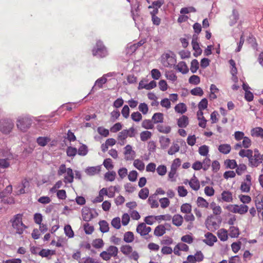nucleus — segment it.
<instances>
[{
    "instance_id": "f8f14e48",
    "label": "nucleus",
    "mask_w": 263,
    "mask_h": 263,
    "mask_svg": "<svg viewBox=\"0 0 263 263\" xmlns=\"http://www.w3.org/2000/svg\"><path fill=\"white\" fill-rule=\"evenodd\" d=\"M66 175L64 176V182L67 183H71L73 181L74 174L71 168H67L66 172Z\"/></svg>"
},
{
    "instance_id": "2eb2a0df",
    "label": "nucleus",
    "mask_w": 263,
    "mask_h": 263,
    "mask_svg": "<svg viewBox=\"0 0 263 263\" xmlns=\"http://www.w3.org/2000/svg\"><path fill=\"white\" fill-rule=\"evenodd\" d=\"M82 215L83 219L87 222L90 221L93 218L92 213L88 209H83L82 212Z\"/></svg>"
},
{
    "instance_id": "864d4df0",
    "label": "nucleus",
    "mask_w": 263,
    "mask_h": 263,
    "mask_svg": "<svg viewBox=\"0 0 263 263\" xmlns=\"http://www.w3.org/2000/svg\"><path fill=\"white\" fill-rule=\"evenodd\" d=\"M131 118L134 121L138 122L141 120L142 116L139 111H136L132 114Z\"/></svg>"
},
{
    "instance_id": "7ed1b4c3",
    "label": "nucleus",
    "mask_w": 263,
    "mask_h": 263,
    "mask_svg": "<svg viewBox=\"0 0 263 263\" xmlns=\"http://www.w3.org/2000/svg\"><path fill=\"white\" fill-rule=\"evenodd\" d=\"M23 214H17L14 215L10 220L12 228L16 230V233L21 235L24 233V230L27 228L22 221Z\"/></svg>"
},
{
    "instance_id": "680f3d73",
    "label": "nucleus",
    "mask_w": 263,
    "mask_h": 263,
    "mask_svg": "<svg viewBox=\"0 0 263 263\" xmlns=\"http://www.w3.org/2000/svg\"><path fill=\"white\" fill-rule=\"evenodd\" d=\"M138 177V173L136 171H132L128 175V179L129 181L135 182L136 181Z\"/></svg>"
},
{
    "instance_id": "a18cd8bd",
    "label": "nucleus",
    "mask_w": 263,
    "mask_h": 263,
    "mask_svg": "<svg viewBox=\"0 0 263 263\" xmlns=\"http://www.w3.org/2000/svg\"><path fill=\"white\" fill-rule=\"evenodd\" d=\"M107 251L108 252L111 256L116 257L118 255V249L117 247L114 246H110L107 249Z\"/></svg>"
},
{
    "instance_id": "e2e57ef3",
    "label": "nucleus",
    "mask_w": 263,
    "mask_h": 263,
    "mask_svg": "<svg viewBox=\"0 0 263 263\" xmlns=\"http://www.w3.org/2000/svg\"><path fill=\"white\" fill-rule=\"evenodd\" d=\"M236 168V173L238 175H241L246 170L247 166L244 164H239Z\"/></svg>"
},
{
    "instance_id": "8fccbe9b",
    "label": "nucleus",
    "mask_w": 263,
    "mask_h": 263,
    "mask_svg": "<svg viewBox=\"0 0 263 263\" xmlns=\"http://www.w3.org/2000/svg\"><path fill=\"white\" fill-rule=\"evenodd\" d=\"M151 132L148 130L143 131L140 134V139L142 141H147L148 139L151 138Z\"/></svg>"
},
{
    "instance_id": "4d7b16f0",
    "label": "nucleus",
    "mask_w": 263,
    "mask_h": 263,
    "mask_svg": "<svg viewBox=\"0 0 263 263\" xmlns=\"http://www.w3.org/2000/svg\"><path fill=\"white\" fill-rule=\"evenodd\" d=\"M111 226L116 229H119L121 228V220L119 217L113 218L111 222Z\"/></svg>"
},
{
    "instance_id": "c756f323",
    "label": "nucleus",
    "mask_w": 263,
    "mask_h": 263,
    "mask_svg": "<svg viewBox=\"0 0 263 263\" xmlns=\"http://www.w3.org/2000/svg\"><path fill=\"white\" fill-rule=\"evenodd\" d=\"M253 151L251 149H241L239 152V155L241 157H247L248 159L251 158Z\"/></svg>"
},
{
    "instance_id": "ddd939ff",
    "label": "nucleus",
    "mask_w": 263,
    "mask_h": 263,
    "mask_svg": "<svg viewBox=\"0 0 263 263\" xmlns=\"http://www.w3.org/2000/svg\"><path fill=\"white\" fill-rule=\"evenodd\" d=\"M160 147L162 149H165L168 147L171 143V139L169 138L161 136L159 138Z\"/></svg>"
},
{
    "instance_id": "5fc2aeb1",
    "label": "nucleus",
    "mask_w": 263,
    "mask_h": 263,
    "mask_svg": "<svg viewBox=\"0 0 263 263\" xmlns=\"http://www.w3.org/2000/svg\"><path fill=\"white\" fill-rule=\"evenodd\" d=\"M190 84L194 85H198L200 83V79L199 76L197 75H192L189 80Z\"/></svg>"
},
{
    "instance_id": "dca6fc26",
    "label": "nucleus",
    "mask_w": 263,
    "mask_h": 263,
    "mask_svg": "<svg viewBox=\"0 0 263 263\" xmlns=\"http://www.w3.org/2000/svg\"><path fill=\"white\" fill-rule=\"evenodd\" d=\"M189 124L188 117L185 115L182 116L177 120V125L179 127H186Z\"/></svg>"
},
{
    "instance_id": "c85d7f7f",
    "label": "nucleus",
    "mask_w": 263,
    "mask_h": 263,
    "mask_svg": "<svg viewBox=\"0 0 263 263\" xmlns=\"http://www.w3.org/2000/svg\"><path fill=\"white\" fill-rule=\"evenodd\" d=\"M180 146L177 143L173 142L170 148L168 149L167 153L170 155H173L179 152Z\"/></svg>"
},
{
    "instance_id": "bf43d9fd",
    "label": "nucleus",
    "mask_w": 263,
    "mask_h": 263,
    "mask_svg": "<svg viewBox=\"0 0 263 263\" xmlns=\"http://www.w3.org/2000/svg\"><path fill=\"white\" fill-rule=\"evenodd\" d=\"M139 110L143 114L145 115L148 112V107L145 103H141L138 106Z\"/></svg>"
},
{
    "instance_id": "1a4fd4ad",
    "label": "nucleus",
    "mask_w": 263,
    "mask_h": 263,
    "mask_svg": "<svg viewBox=\"0 0 263 263\" xmlns=\"http://www.w3.org/2000/svg\"><path fill=\"white\" fill-rule=\"evenodd\" d=\"M124 148V155H125V159L126 160H133L134 159L135 152L133 151L132 146L130 145H127Z\"/></svg>"
},
{
    "instance_id": "774afa93",
    "label": "nucleus",
    "mask_w": 263,
    "mask_h": 263,
    "mask_svg": "<svg viewBox=\"0 0 263 263\" xmlns=\"http://www.w3.org/2000/svg\"><path fill=\"white\" fill-rule=\"evenodd\" d=\"M118 174L121 179H123L127 175V169L125 167H121L119 169Z\"/></svg>"
},
{
    "instance_id": "ea45409f",
    "label": "nucleus",
    "mask_w": 263,
    "mask_h": 263,
    "mask_svg": "<svg viewBox=\"0 0 263 263\" xmlns=\"http://www.w3.org/2000/svg\"><path fill=\"white\" fill-rule=\"evenodd\" d=\"M142 126L145 129H151L154 127V123L152 120L146 119L143 121Z\"/></svg>"
},
{
    "instance_id": "13d9d810",
    "label": "nucleus",
    "mask_w": 263,
    "mask_h": 263,
    "mask_svg": "<svg viewBox=\"0 0 263 263\" xmlns=\"http://www.w3.org/2000/svg\"><path fill=\"white\" fill-rule=\"evenodd\" d=\"M192 206L189 203H184L181 206V211L184 213L191 212Z\"/></svg>"
},
{
    "instance_id": "20e7f679",
    "label": "nucleus",
    "mask_w": 263,
    "mask_h": 263,
    "mask_svg": "<svg viewBox=\"0 0 263 263\" xmlns=\"http://www.w3.org/2000/svg\"><path fill=\"white\" fill-rule=\"evenodd\" d=\"M14 127V123L12 119L8 118L0 120V132L4 135H9Z\"/></svg>"
},
{
    "instance_id": "de8ad7c7",
    "label": "nucleus",
    "mask_w": 263,
    "mask_h": 263,
    "mask_svg": "<svg viewBox=\"0 0 263 263\" xmlns=\"http://www.w3.org/2000/svg\"><path fill=\"white\" fill-rule=\"evenodd\" d=\"M251 183L243 181L241 183L240 190L242 192L248 193L250 191Z\"/></svg>"
},
{
    "instance_id": "a211bd4d",
    "label": "nucleus",
    "mask_w": 263,
    "mask_h": 263,
    "mask_svg": "<svg viewBox=\"0 0 263 263\" xmlns=\"http://www.w3.org/2000/svg\"><path fill=\"white\" fill-rule=\"evenodd\" d=\"M189 183L190 187L194 191H198L200 189L199 182L195 176L190 180Z\"/></svg>"
},
{
    "instance_id": "c9c22d12",
    "label": "nucleus",
    "mask_w": 263,
    "mask_h": 263,
    "mask_svg": "<svg viewBox=\"0 0 263 263\" xmlns=\"http://www.w3.org/2000/svg\"><path fill=\"white\" fill-rule=\"evenodd\" d=\"M116 176V173L114 171H108L104 175V178L106 180L113 181L115 180Z\"/></svg>"
},
{
    "instance_id": "b1692460",
    "label": "nucleus",
    "mask_w": 263,
    "mask_h": 263,
    "mask_svg": "<svg viewBox=\"0 0 263 263\" xmlns=\"http://www.w3.org/2000/svg\"><path fill=\"white\" fill-rule=\"evenodd\" d=\"M172 222L176 226L179 227L182 225L183 222V217L179 214L175 215L173 217Z\"/></svg>"
},
{
    "instance_id": "9b49d317",
    "label": "nucleus",
    "mask_w": 263,
    "mask_h": 263,
    "mask_svg": "<svg viewBox=\"0 0 263 263\" xmlns=\"http://www.w3.org/2000/svg\"><path fill=\"white\" fill-rule=\"evenodd\" d=\"M174 68L182 74H186L189 72V68L185 62H179L177 65H175Z\"/></svg>"
},
{
    "instance_id": "69168bd1",
    "label": "nucleus",
    "mask_w": 263,
    "mask_h": 263,
    "mask_svg": "<svg viewBox=\"0 0 263 263\" xmlns=\"http://www.w3.org/2000/svg\"><path fill=\"white\" fill-rule=\"evenodd\" d=\"M163 4V2L162 0H158L157 1H154L152 3V5H150L148 7V9L152 8H160L162 5Z\"/></svg>"
},
{
    "instance_id": "f3484780",
    "label": "nucleus",
    "mask_w": 263,
    "mask_h": 263,
    "mask_svg": "<svg viewBox=\"0 0 263 263\" xmlns=\"http://www.w3.org/2000/svg\"><path fill=\"white\" fill-rule=\"evenodd\" d=\"M100 171V167L98 166H91L87 167L85 169V173L89 176H93L97 174H98Z\"/></svg>"
},
{
    "instance_id": "0e129e2a",
    "label": "nucleus",
    "mask_w": 263,
    "mask_h": 263,
    "mask_svg": "<svg viewBox=\"0 0 263 263\" xmlns=\"http://www.w3.org/2000/svg\"><path fill=\"white\" fill-rule=\"evenodd\" d=\"M103 164L104 166V167L107 170H111V169L113 168V167H114V165L112 164V160L110 158L105 159L103 161Z\"/></svg>"
},
{
    "instance_id": "09e8293b",
    "label": "nucleus",
    "mask_w": 263,
    "mask_h": 263,
    "mask_svg": "<svg viewBox=\"0 0 263 263\" xmlns=\"http://www.w3.org/2000/svg\"><path fill=\"white\" fill-rule=\"evenodd\" d=\"M134 166L139 171H143L144 169V163L139 159H136L134 161Z\"/></svg>"
},
{
    "instance_id": "052dcab7",
    "label": "nucleus",
    "mask_w": 263,
    "mask_h": 263,
    "mask_svg": "<svg viewBox=\"0 0 263 263\" xmlns=\"http://www.w3.org/2000/svg\"><path fill=\"white\" fill-rule=\"evenodd\" d=\"M104 245V242L102 239H96L92 242V246L96 249L101 248Z\"/></svg>"
},
{
    "instance_id": "72a5a7b5",
    "label": "nucleus",
    "mask_w": 263,
    "mask_h": 263,
    "mask_svg": "<svg viewBox=\"0 0 263 263\" xmlns=\"http://www.w3.org/2000/svg\"><path fill=\"white\" fill-rule=\"evenodd\" d=\"M120 250L123 254L129 256L132 252L133 248L131 246L126 245L122 246L120 248Z\"/></svg>"
},
{
    "instance_id": "f257e3e1",
    "label": "nucleus",
    "mask_w": 263,
    "mask_h": 263,
    "mask_svg": "<svg viewBox=\"0 0 263 263\" xmlns=\"http://www.w3.org/2000/svg\"><path fill=\"white\" fill-rule=\"evenodd\" d=\"M32 122V117L28 114H23L16 118V125L19 130L25 133L30 128Z\"/></svg>"
},
{
    "instance_id": "cd10ccee",
    "label": "nucleus",
    "mask_w": 263,
    "mask_h": 263,
    "mask_svg": "<svg viewBox=\"0 0 263 263\" xmlns=\"http://www.w3.org/2000/svg\"><path fill=\"white\" fill-rule=\"evenodd\" d=\"M50 141L47 137H39L36 139V142L41 146H45Z\"/></svg>"
},
{
    "instance_id": "7c9ffc66",
    "label": "nucleus",
    "mask_w": 263,
    "mask_h": 263,
    "mask_svg": "<svg viewBox=\"0 0 263 263\" xmlns=\"http://www.w3.org/2000/svg\"><path fill=\"white\" fill-rule=\"evenodd\" d=\"M127 132L125 129L122 130L120 132L118 136V139L120 141V144L124 145L125 144V140L128 137Z\"/></svg>"
},
{
    "instance_id": "f03ea898",
    "label": "nucleus",
    "mask_w": 263,
    "mask_h": 263,
    "mask_svg": "<svg viewBox=\"0 0 263 263\" xmlns=\"http://www.w3.org/2000/svg\"><path fill=\"white\" fill-rule=\"evenodd\" d=\"M92 54L98 59L106 58L108 55V51L107 47L104 44L103 41L98 40L93 46L92 50Z\"/></svg>"
},
{
    "instance_id": "0eeeda50",
    "label": "nucleus",
    "mask_w": 263,
    "mask_h": 263,
    "mask_svg": "<svg viewBox=\"0 0 263 263\" xmlns=\"http://www.w3.org/2000/svg\"><path fill=\"white\" fill-rule=\"evenodd\" d=\"M227 209L233 213H238L242 215L246 213L248 211V206L245 204H237L229 205L226 207Z\"/></svg>"
},
{
    "instance_id": "a878e982",
    "label": "nucleus",
    "mask_w": 263,
    "mask_h": 263,
    "mask_svg": "<svg viewBox=\"0 0 263 263\" xmlns=\"http://www.w3.org/2000/svg\"><path fill=\"white\" fill-rule=\"evenodd\" d=\"M187 108L185 104L183 103H180L177 104L175 107V110L176 112L181 114L186 111Z\"/></svg>"
},
{
    "instance_id": "473e14b6",
    "label": "nucleus",
    "mask_w": 263,
    "mask_h": 263,
    "mask_svg": "<svg viewBox=\"0 0 263 263\" xmlns=\"http://www.w3.org/2000/svg\"><path fill=\"white\" fill-rule=\"evenodd\" d=\"M197 204L198 206L204 208H207L209 205L207 201L201 197H198L197 198Z\"/></svg>"
},
{
    "instance_id": "a19ab883",
    "label": "nucleus",
    "mask_w": 263,
    "mask_h": 263,
    "mask_svg": "<svg viewBox=\"0 0 263 263\" xmlns=\"http://www.w3.org/2000/svg\"><path fill=\"white\" fill-rule=\"evenodd\" d=\"M87 146L85 144H82L78 149H77V153L79 155L82 156H86L88 153Z\"/></svg>"
},
{
    "instance_id": "6ab92c4d",
    "label": "nucleus",
    "mask_w": 263,
    "mask_h": 263,
    "mask_svg": "<svg viewBox=\"0 0 263 263\" xmlns=\"http://www.w3.org/2000/svg\"><path fill=\"white\" fill-rule=\"evenodd\" d=\"M166 228L162 224L158 225L154 230V235L156 236H161L165 233Z\"/></svg>"
},
{
    "instance_id": "423d86ee",
    "label": "nucleus",
    "mask_w": 263,
    "mask_h": 263,
    "mask_svg": "<svg viewBox=\"0 0 263 263\" xmlns=\"http://www.w3.org/2000/svg\"><path fill=\"white\" fill-rule=\"evenodd\" d=\"M175 57V54L172 52L163 54L161 57L162 63L165 67H171L172 65L175 66V64L176 62Z\"/></svg>"
},
{
    "instance_id": "5701e85b",
    "label": "nucleus",
    "mask_w": 263,
    "mask_h": 263,
    "mask_svg": "<svg viewBox=\"0 0 263 263\" xmlns=\"http://www.w3.org/2000/svg\"><path fill=\"white\" fill-rule=\"evenodd\" d=\"M218 149L220 153L223 154H228L230 152L231 147L229 144H222L219 145Z\"/></svg>"
},
{
    "instance_id": "2f4dec72",
    "label": "nucleus",
    "mask_w": 263,
    "mask_h": 263,
    "mask_svg": "<svg viewBox=\"0 0 263 263\" xmlns=\"http://www.w3.org/2000/svg\"><path fill=\"white\" fill-rule=\"evenodd\" d=\"M157 129L159 132L163 134H168L171 131V127L170 126H163L161 124H158Z\"/></svg>"
},
{
    "instance_id": "e433bc0d",
    "label": "nucleus",
    "mask_w": 263,
    "mask_h": 263,
    "mask_svg": "<svg viewBox=\"0 0 263 263\" xmlns=\"http://www.w3.org/2000/svg\"><path fill=\"white\" fill-rule=\"evenodd\" d=\"M124 241L127 243H130L134 241V235L132 232H127L124 235Z\"/></svg>"
},
{
    "instance_id": "4be33fe9",
    "label": "nucleus",
    "mask_w": 263,
    "mask_h": 263,
    "mask_svg": "<svg viewBox=\"0 0 263 263\" xmlns=\"http://www.w3.org/2000/svg\"><path fill=\"white\" fill-rule=\"evenodd\" d=\"M249 165L252 167L258 166L261 163V159L260 157H255L252 155L251 158L249 159Z\"/></svg>"
},
{
    "instance_id": "6e6d98bb",
    "label": "nucleus",
    "mask_w": 263,
    "mask_h": 263,
    "mask_svg": "<svg viewBox=\"0 0 263 263\" xmlns=\"http://www.w3.org/2000/svg\"><path fill=\"white\" fill-rule=\"evenodd\" d=\"M191 93L194 96L201 97L203 95V90L200 87H197L192 89L191 90Z\"/></svg>"
},
{
    "instance_id": "37998d69",
    "label": "nucleus",
    "mask_w": 263,
    "mask_h": 263,
    "mask_svg": "<svg viewBox=\"0 0 263 263\" xmlns=\"http://www.w3.org/2000/svg\"><path fill=\"white\" fill-rule=\"evenodd\" d=\"M199 68V62L196 59H194L192 61L191 63L190 70L193 73L197 72Z\"/></svg>"
},
{
    "instance_id": "c03bdc74",
    "label": "nucleus",
    "mask_w": 263,
    "mask_h": 263,
    "mask_svg": "<svg viewBox=\"0 0 263 263\" xmlns=\"http://www.w3.org/2000/svg\"><path fill=\"white\" fill-rule=\"evenodd\" d=\"M54 251L49 249H42L39 252V254L42 257H47L49 255L54 254Z\"/></svg>"
},
{
    "instance_id": "338daca9",
    "label": "nucleus",
    "mask_w": 263,
    "mask_h": 263,
    "mask_svg": "<svg viewBox=\"0 0 263 263\" xmlns=\"http://www.w3.org/2000/svg\"><path fill=\"white\" fill-rule=\"evenodd\" d=\"M208 100L206 98L202 99L198 104V108L199 110H204L208 107Z\"/></svg>"
},
{
    "instance_id": "603ef678",
    "label": "nucleus",
    "mask_w": 263,
    "mask_h": 263,
    "mask_svg": "<svg viewBox=\"0 0 263 263\" xmlns=\"http://www.w3.org/2000/svg\"><path fill=\"white\" fill-rule=\"evenodd\" d=\"M209 151V147L207 145H203L199 147V153L201 156H206Z\"/></svg>"
},
{
    "instance_id": "79ce46f5",
    "label": "nucleus",
    "mask_w": 263,
    "mask_h": 263,
    "mask_svg": "<svg viewBox=\"0 0 263 263\" xmlns=\"http://www.w3.org/2000/svg\"><path fill=\"white\" fill-rule=\"evenodd\" d=\"M229 235L232 238L237 237L239 235V229L237 227L231 226L230 228Z\"/></svg>"
},
{
    "instance_id": "aec40b11",
    "label": "nucleus",
    "mask_w": 263,
    "mask_h": 263,
    "mask_svg": "<svg viewBox=\"0 0 263 263\" xmlns=\"http://www.w3.org/2000/svg\"><path fill=\"white\" fill-rule=\"evenodd\" d=\"M154 124L161 123L163 122V114L161 112L155 113L152 118Z\"/></svg>"
},
{
    "instance_id": "4c0bfd02",
    "label": "nucleus",
    "mask_w": 263,
    "mask_h": 263,
    "mask_svg": "<svg viewBox=\"0 0 263 263\" xmlns=\"http://www.w3.org/2000/svg\"><path fill=\"white\" fill-rule=\"evenodd\" d=\"M224 165L227 168L234 169L237 166L236 161L235 160L227 159L224 161Z\"/></svg>"
},
{
    "instance_id": "f704fd0d",
    "label": "nucleus",
    "mask_w": 263,
    "mask_h": 263,
    "mask_svg": "<svg viewBox=\"0 0 263 263\" xmlns=\"http://www.w3.org/2000/svg\"><path fill=\"white\" fill-rule=\"evenodd\" d=\"M146 224L145 223H140L139 224L137 227L136 231L137 233H139L141 236H145L146 235Z\"/></svg>"
},
{
    "instance_id": "412c9836",
    "label": "nucleus",
    "mask_w": 263,
    "mask_h": 263,
    "mask_svg": "<svg viewBox=\"0 0 263 263\" xmlns=\"http://www.w3.org/2000/svg\"><path fill=\"white\" fill-rule=\"evenodd\" d=\"M252 136L263 138V128L260 127L253 128L251 130Z\"/></svg>"
},
{
    "instance_id": "3c124183",
    "label": "nucleus",
    "mask_w": 263,
    "mask_h": 263,
    "mask_svg": "<svg viewBox=\"0 0 263 263\" xmlns=\"http://www.w3.org/2000/svg\"><path fill=\"white\" fill-rule=\"evenodd\" d=\"M67 155L70 157H74L77 154V149L76 147L69 146L66 150Z\"/></svg>"
},
{
    "instance_id": "49530a36",
    "label": "nucleus",
    "mask_w": 263,
    "mask_h": 263,
    "mask_svg": "<svg viewBox=\"0 0 263 263\" xmlns=\"http://www.w3.org/2000/svg\"><path fill=\"white\" fill-rule=\"evenodd\" d=\"M64 232L65 235L69 238H72L74 236V232L71 226L69 224L66 225L64 227Z\"/></svg>"
},
{
    "instance_id": "9d476101",
    "label": "nucleus",
    "mask_w": 263,
    "mask_h": 263,
    "mask_svg": "<svg viewBox=\"0 0 263 263\" xmlns=\"http://www.w3.org/2000/svg\"><path fill=\"white\" fill-rule=\"evenodd\" d=\"M221 196V199H219V201L226 202H231L233 201L232 193L229 191H223Z\"/></svg>"
},
{
    "instance_id": "bb28decb",
    "label": "nucleus",
    "mask_w": 263,
    "mask_h": 263,
    "mask_svg": "<svg viewBox=\"0 0 263 263\" xmlns=\"http://www.w3.org/2000/svg\"><path fill=\"white\" fill-rule=\"evenodd\" d=\"M100 226V230L102 233H106L109 231V225L105 220H101L99 222Z\"/></svg>"
},
{
    "instance_id": "393cba45",
    "label": "nucleus",
    "mask_w": 263,
    "mask_h": 263,
    "mask_svg": "<svg viewBox=\"0 0 263 263\" xmlns=\"http://www.w3.org/2000/svg\"><path fill=\"white\" fill-rule=\"evenodd\" d=\"M217 236L221 241H224L228 239V232L224 229H221L217 232Z\"/></svg>"
},
{
    "instance_id": "4468645a",
    "label": "nucleus",
    "mask_w": 263,
    "mask_h": 263,
    "mask_svg": "<svg viewBox=\"0 0 263 263\" xmlns=\"http://www.w3.org/2000/svg\"><path fill=\"white\" fill-rule=\"evenodd\" d=\"M106 82L107 79L105 77V76H103L102 77L99 78L96 81L95 85L92 87L91 91H94L96 89L95 86L98 87L99 88H102L103 84H105Z\"/></svg>"
},
{
    "instance_id": "39448f33",
    "label": "nucleus",
    "mask_w": 263,
    "mask_h": 263,
    "mask_svg": "<svg viewBox=\"0 0 263 263\" xmlns=\"http://www.w3.org/2000/svg\"><path fill=\"white\" fill-rule=\"evenodd\" d=\"M221 222V218L220 217L215 218L213 215H210L205 220V224L209 231L214 232L219 228Z\"/></svg>"
},
{
    "instance_id": "6e6552de",
    "label": "nucleus",
    "mask_w": 263,
    "mask_h": 263,
    "mask_svg": "<svg viewBox=\"0 0 263 263\" xmlns=\"http://www.w3.org/2000/svg\"><path fill=\"white\" fill-rule=\"evenodd\" d=\"M206 239H204L203 241L206 245L212 246L214 242H216L217 239L216 237L210 232H208L205 234Z\"/></svg>"
},
{
    "instance_id": "58836bf2",
    "label": "nucleus",
    "mask_w": 263,
    "mask_h": 263,
    "mask_svg": "<svg viewBox=\"0 0 263 263\" xmlns=\"http://www.w3.org/2000/svg\"><path fill=\"white\" fill-rule=\"evenodd\" d=\"M149 195V190L147 187L142 189L139 192L138 196L142 199H146Z\"/></svg>"
}]
</instances>
